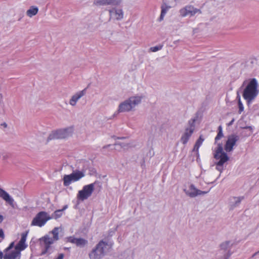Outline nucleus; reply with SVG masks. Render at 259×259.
Returning a JSON list of instances; mask_svg holds the SVG:
<instances>
[{"mask_svg":"<svg viewBox=\"0 0 259 259\" xmlns=\"http://www.w3.org/2000/svg\"><path fill=\"white\" fill-rule=\"evenodd\" d=\"M242 93L243 99L247 105L250 106L258 96V81L255 78L245 80L240 88L237 91Z\"/></svg>","mask_w":259,"mask_h":259,"instance_id":"obj_1","label":"nucleus"},{"mask_svg":"<svg viewBox=\"0 0 259 259\" xmlns=\"http://www.w3.org/2000/svg\"><path fill=\"white\" fill-rule=\"evenodd\" d=\"M60 228L55 227L51 233L53 235V237H50L49 235H45V236L40 238V242L43 250L41 254H45L48 253L50 254L54 251V247L52 244L56 241L59 239V233Z\"/></svg>","mask_w":259,"mask_h":259,"instance_id":"obj_2","label":"nucleus"},{"mask_svg":"<svg viewBox=\"0 0 259 259\" xmlns=\"http://www.w3.org/2000/svg\"><path fill=\"white\" fill-rule=\"evenodd\" d=\"M142 99V97L141 96H132L128 98L119 104L117 110L114 113L113 116H115L119 113L132 111L141 102Z\"/></svg>","mask_w":259,"mask_h":259,"instance_id":"obj_3","label":"nucleus"},{"mask_svg":"<svg viewBox=\"0 0 259 259\" xmlns=\"http://www.w3.org/2000/svg\"><path fill=\"white\" fill-rule=\"evenodd\" d=\"M214 158L215 160H218L215 162L217 170L222 173L224 168V164L229 160V157L227 153L223 151V148L222 143H218L217 147L214 150Z\"/></svg>","mask_w":259,"mask_h":259,"instance_id":"obj_4","label":"nucleus"},{"mask_svg":"<svg viewBox=\"0 0 259 259\" xmlns=\"http://www.w3.org/2000/svg\"><path fill=\"white\" fill-rule=\"evenodd\" d=\"M107 245V243L103 240H101L89 253V256L90 258H102L105 255V248H106Z\"/></svg>","mask_w":259,"mask_h":259,"instance_id":"obj_5","label":"nucleus"},{"mask_svg":"<svg viewBox=\"0 0 259 259\" xmlns=\"http://www.w3.org/2000/svg\"><path fill=\"white\" fill-rule=\"evenodd\" d=\"M85 176L84 170H75L69 175H65L63 178V185L68 187L72 183L79 181Z\"/></svg>","mask_w":259,"mask_h":259,"instance_id":"obj_6","label":"nucleus"},{"mask_svg":"<svg viewBox=\"0 0 259 259\" xmlns=\"http://www.w3.org/2000/svg\"><path fill=\"white\" fill-rule=\"evenodd\" d=\"M197 119L198 116H196L188 121V126L186 127L185 132L181 138V141L184 145L188 143L193 134L195 128V122Z\"/></svg>","mask_w":259,"mask_h":259,"instance_id":"obj_7","label":"nucleus"},{"mask_svg":"<svg viewBox=\"0 0 259 259\" xmlns=\"http://www.w3.org/2000/svg\"><path fill=\"white\" fill-rule=\"evenodd\" d=\"M73 131V130L72 127L52 131L48 138V141L66 138L72 135Z\"/></svg>","mask_w":259,"mask_h":259,"instance_id":"obj_8","label":"nucleus"},{"mask_svg":"<svg viewBox=\"0 0 259 259\" xmlns=\"http://www.w3.org/2000/svg\"><path fill=\"white\" fill-rule=\"evenodd\" d=\"M98 181L84 185L81 190H79L77 194V198L79 200L84 201L88 199L94 191L95 186L98 183Z\"/></svg>","mask_w":259,"mask_h":259,"instance_id":"obj_9","label":"nucleus"},{"mask_svg":"<svg viewBox=\"0 0 259 259\" xmlns=\"http://www.w3.org/2000/svg\"><path fill=\"white\" fill-rule=\"evenodd\" d=\"M52 218V217H50L47 212L44 211H40L33 219L31 223V226L42 227Z\"/></svg>","mask_w":259,"mask_h":259,"instance_id":"obj_10","label":"nucleus"},{"mask_svg":"<svg viewBox=\"0 0 259 259\" xmlns=\"http://www.w3.org/2000/svg\"><path fill=\"white\" fill-rule=\"evenodd\" d=\"M180 15L182 17L189 16L190 17L201 14L200 9L195 8L191 5H187L179 10Z\"/></svg>","mask_w":259,"mask_h":259,"instance_id":"obj_11","label":"nucleus"},{"mask_svg":"<svg viewBox=\"0 0 259 259\" xmlns=\"http://www.w3.org/2000/svg\"><path fill=\"white\" fill-rule=\"evenodd\" d=\"M239 139L238 136L233 134L229 136L225 145V150L227 152H230L233 149V147Z\"/></svg>","mask_w":259,"mask_h":259,"instance_id":"obj_12","label":"nucleus"},{"mask_svg":"<svg viewBox=\"0 0 259 259\" xmlns=\"http://www.w3.org/2000/svg\"><path fill=\"white\" fill-rule=\"evenodd\" d=\"M27 235L28 232H23L21 234V239L16 245L15 249L21 252V251L24 250L27 247L28 245L26 243Z\"/></svg>","mask_w":259,"mask_h":259,"instance_id":"obj_13","label":"nucleus"},{"mask_svg":"<svg viewBox=\"0 0 259 259\" xmlns=\"http://www.w3.org/2000/svg\"><path fill=\"white\" fill-rule=\"evenodd\" d=\"M66 241L75 244L77 246L80 247H84L88 243L87 240L81 238H76L73 236L67 237Z\"/></svg>","mask_w":259,"mask_h":259,"instance_id":"obj_14","label":"nucleus"},{"mask_svg":"<svg viewBox=\"0 0 259 259\" xmlns=\"http://www.w3.org/2000/svg\"><path fill=\"white\" fill-rule=\"evenodd\" d=\"M110 16L117 20H120L123 18V12L121 9L113 8L109 10Z\"/></svg>","mask_w":259,"mask_h":259,"instance_id":"obj_15","label":"nucleus"},{"mask_svg":"<svg viewBox=\"0 0 259 259\" xmlns=\"http://www.w3.org/2000/svg\"><path fill=\"white\" fill-rule=\"evenodd\" d=\"M85 93L86 89H84L83 90L76 93L75 94L72 96L70 100L69 104L72 106H75L77 102L82 97H83L85 94Z\"/></svg>","mask_w":259,"mask_h":259,"instance_id":"obj_16","label":"nucleus"},{"mask_svg":"<svg viewBox=\"0 0 259 259\" xmlns=\"http://www.w3.org/2000/svg\"><path fill=\"white\" fill-rule=\"evenodd\" d=\"M0 197L3 198L11 206L14 207V199L10 196L8 193L2 188H0Z\"/></svg>","mask_w":259,"mask_h":259,"instance_id":"obj_17","label":"nucleus"},{"mask_svg":"<svg viewBox=\"0 0 259 259\" xmlns=\"http://www.w3.org/2000/svg\"><path fill=\"white\" fill-rule=\"evenodd\" d=\"M232 245V243H231L230 241H226L220 244V249L221 250L223 251L222 253H223V259L225 258V254L226 253L230 252L231 254H232L230 251V248Z\"/></svg>","mask_w":259,"mask_h":259,"instance_id":"obj_18","label":"nucleus"},{"mask_svg":"<svg viewBox=\"0 0 259 259\" xmlns=\"http://www.w3.org/2000/svg\"><path fill=\"white\" fill-rule=\"evenodd\" d=\"M244 198V197L243 196L232 197L230 202V209L232 210L234 209L240 204L241 201L243 200Z\"/></svg>","mask_w":259,"mask_h":259,"instance_id":"obj_19","label":"nucleus"},{"mask_svg":"<svg viewBox=\"0 0 259 259\" xmlns=\"http://www.w3.org/2000/svg\"><path fill=\"white\" fill-rule=\"evenodd\" d=\"M21 252L16 249L4 255V259H20Z\"/></svg>","mask_w":259,"mask_h":259,"instance_id":"obj_20","label":"nucleus"},{"mask_svg":"<svg viewBox=\"0 0 259 259\" xmlns=\"http://www.w3.org/2000/svg\"><path fill=\"white\" fill-rule=\"evenodd\" d=\"M184 191L187 196L191 198H194L198 196V193H197V188L193 184H191L189 189H184Z\"/></svg>","mask_w":259,"mask_h":259,"instance_id":"obj_21","label":"nucleus"},{"mask_svg":"<svg viewBox=\"0 0 259 259\" xmlns=\"http://www.w3.org/2000/svg\"><path fill=\"white\" fill-rule=\"evenodd\" d=\"M171 8V6L166 4L164 2H163L161 6V11L160 16L159 18V21H161L163 20V18L166 15L167 11Z\"/></svg>","mask_w":259,"mask_h":259,"instance_id":"obj_22","label":"nucleus"},{"mask_svg":"<svg viewBox=\"0 0 259 259\" xmlns=\"http://www.w3.org/2000/svg\"><path fill=\"white\" fill-rule=\"evenodd\" d=\"M38 12V9L36 6H31L27 11L26 14L29 17H32L37 14Z\"/></svg>","mask_w":259,"mask_h":259,"instance_id":"obj_23","label":"nucleus"},{"mask_svg":"<svg viewBox=\"0 0 259 259\" xmlns=\"http://www.w3.org/2000/svg\"><path fill=\"white\" fill-rule=\"evenodd\" d=\"M203 141L204 139L202 138V136H200L195 143V144L193 148V151H196V152L198 153L199 148L202 144Z\"/></svg>","mask_w":259,"mask_h":259,"instance_id":"obj_24","label":"nucleus"},{"mask_svg":"<svg viewBox=\"0 0 259 259\" xmlns=\"http://www.w3.org/2000/svg\"><path fill=\"white\" fill-rule=\"evenodd\" d=\"M237 99L238 100V107H239V113H241L244 110L243 104L242 103L240 99V96L239 93V91L237 92Z\"/></svg>","mask_w":259,"mask_h":259,"instance_id":"obj_25","label":"nucleus"},{"mask_svg":"<svg viewBox=\"0 0 259 259\" xmlns=\"http://www.w3.org/2000/svg\"><path fill=\"white\" fill-rule=\"evenodd\" d=\"M218 133L217 136L215 138V143H216L218 140L221 139L223 137V129L221 125H220L218 127Z\"/></svg>","mask_w":259,"mask_h":259,"instance_id":"obj_26","label":"nucleus"},{"mask_svg":"<svg viewBox=\"0 0 259 259\" xmlns=\"http://www.w3.org/2000/svg\"><path fill=\"white\" fill-rule=\"evenodd\" d=\"M122 0H107V5L118 6L121 3Z\"/></svg>","mask_w":259,"mask_h":259,"instance_id":"obj_27","label":"nucleus"},{"mask_svg":"<svg viewBox=\"0 0 259 259\" xmlns=\"http://www.w3.org/2000/svg\"><path fill=\"white\" fill-rule=\"evenodd\" d=\"M94 4L96 6H106L107 5V0H95Z\"/></svg>","mask_w":259,"mask_h":259,"instance_id":"obj_28","label":"nucleus"},{"mask_svg":"<svg viewBox=\"0 0 259 259\" xmlns=\"http://www.w3.org/2000/svg\"><path fill=\"white\" fill-rule=\"evenodd\" d=\"M162 46H161V45L155 46V47L150 48V50L151 52H156L159 50H160L162 49Z\"/></svg>","mask_w":259,"mask_h":259,"instance_id":"obj_29","label":"nucleus"},{"mask_svg":"<svg viewBox=\"0 0 259 259\" xmlns=\"http://www.w3.org/2000/svg\"><path fill=\"white\" fill-rule=\"evenodd\" d=\"M62 214V210H57L54 212V218L55 219L59 218L61 217Z\"/></svg>","mask_w":259,"mask_h":259,"instance_id":"obj_30","label":"nucleus"},{"mask_svg":"<svg viewBox=\"0 0 259 259\" xmlns=\"http://www.w3.org/2000/svg\"><path fill=\"white\" fill-rule=\"evenodd\" d=\"M208 192H209V191H201V190L197 189V193H198V195H204V194L207 193Z\"/></svg>","mask_w":259,"mask_h":259,"instance_id":"obj_31","label":"nucleus"},{"mask_svg":"<svg viewBox=\"0 0 259 259\" xmlns=\"http://www.w3.org/2000/svg\"><path fill=\"white\" fill-rule=\"evenodd\" d=\"M5 235L4 231L2 229L0 230V242L2 241V240L4 239Z\"/></svg>","mask_w":259,"mask_h":259,"instance_id":"obj_32","label":"nucleus"},{"mask_svg":"<svg viewBox=\"0 0 259 259\" xmlns=\"http://www.w3.org/2000/svg\"><path fill=\"white\" fill-rule=\"evenodd\" d=\"M14 242H12L10 245L8 247H7L6 250L7 251V250H9L10 249H11L13 247H14Z\"/></svg>","mask_w":259,"mask_h":259,"instance_id":"obj_33","label":"nucleus"},{"mask_svg":"<svg viewBox=\"0 0 259 259\" xmlns=\"http://www.w3.org/2000/svg\"><path fill=\"white\" fill-rule=\"evenodd\" d=\"M64 257V254L63 253H60L58 256L56 258V259H63Z\"/></svg>","mask_w":259,"mask_h":259,"instance_id":"obj_34","label":"nucleus"},{"mask_svg":"<svg viewBox=\"0 0 259 259\" xmlns=\"http://www.w3.org/2000/svg\"><path fill=\"white\" fill-rule=\"evenodd\" d=\"M234 121H235L234 118H233V119H232V120H231V121H230V122L227 124L228 126H231V125H232L233 124V123H234Z\"/></svg>","mask_w":259,"mask_h":259,"instance_id":"obj_35","label":"nucleus"},{"mask_svg":"<svg viewBox=\"0 0 259 259\" xmlns=\"http://www.w3.org/2000/svg\"><path fill=\"white\" fill-rule=\"evenodd\" d=\"M115 146H120V147H123L125 146V144L123 143H116Z\"/></svg>","mask_w":259,"mask_h":259,"instance_id":"obj_36","label":"nucleus"},{"mask_svg":"<svg viewBox=\"0 0 259 259\" xmlns=\"http://www.w3.org/2000/svg\"><path fill=\"white\" fill-rule=\"evenodd\" d=\"M230 255H231V254L230 253V252L226 253L225 254V258H224V259H228L229 257L230 256Z\"/></svg>","mask_w":259,"mask_h":259,"instance_id":"obj_37","label":"nucleus"},{"mask_svg":"<svg viewBox=\"0 0 259 259\" xmlns=\"http://www.w3.org/2000/svg\"><path fill=\"white\" fill-rule=\"evenodd\" d=\"M113 145H106V146H104L103 147V149H106V148H109L110 147H111V146H113Z\"/></svg>","mask_w":259,"mask_h":259,"instance_id":"obj_38","label":"nucleus"},{"mask_svg":"<svg viewBox=\"0 0 259 259\" xmlns=\"http://www.w3.org/2000/svg\"><path fill=\"white\" fill-rule=\"evenodd\" d=\"M244 128H247V129H249L250 131H252V127L250 126H246L244 127Z\"/></svg>","mask_w":259,"mask_h":259,"instance_id":"obj_39","label":"nucleus"},{"mask_svg":"<svg viewBox=\"0 0 259 259\" xmlns=\"http://www.w3.org/2000/svg\"><path fill=\"white\" fill-rule=\"evenodd\" d=\"M1 126H3L5 128L7 127V124L6 122H3L1 124Z\"/></svg>","mask_w":259,"mask_h":259,"instance_id":"obj_40","label":"nucleus"},{"mask_svg":"<svg viewBox=\"0 0 259 259\" xmlns=\"http://www.w3.org/2000/svg\"><path fill=\"white\" fill-rule=\"evenodd\" d=\"M4 254H3V253L0 251V259H3V258H4Z\"/></svg>","mask_w":259,"mask_h":259,"instance_id":"obj_41","label":"nucleus"},{"mask_svg":"<svg viewBox=\"0 0 259 259\" xmlns=\"http://www.w3.org/2000/svg\"><path fill=\"white\" fill-rule=\"evenodd\" d=\"M4 220L3 216L2 215H0V223L2 222Z\"/></svg>","mask_w":259,"mask_h":259,"instance_id":"obj_42","label":"nucleus"},{"mask_svg":"<svg viewBox=\"0 0 259 259\" xmlns=\"http://www.w3.org/2000/svg\"><path fill=\"white\" fill-rule=\"evenodd\" d=\"M7 154H4L3 155V159H6V158H7Z\"/></svg>","mask_w":259,"mask_h":259,"instance_id":"obj_43","label":"nucleus"},{"mask_svg":"<svg viewBox=\"0 0 259 259\" xmlns=\"http://www.w3.org/2000/svg\"><path fill=\"white\" fill-rule=\"evenodd\" d=\"M142 167H145V161L143 160V163L141 164Z\"/></svg>","mask_w":259,"mask_h":259,"instance_id":"obj_44","label":"nucleus"},{"mask_svg":"<svg viewBox=\"0 0 259 259\" xmlns=\"http://www.w3.org/2000/svg\"><path fill=\"white\" fill-rule=\"evenodd\" d=\"M67 208V205L64 206L63 208L62 209H61L62 211H63L64 210L66 209Z\"/></svg>","mask_w":259,"mask_h":259,"instance_id":"obj_45","label":"nucleus"},{"mask_svg":"<svg viewBox=\"0 0 259 259\" xmlns=\"http://www.w3.org/2000/svg\"><path fill=\"white\" fill-rule=\"evenodd\" d=\"M259 253V251L255 252V253L253 254V256H254L255 255H256L257 254H258Z\"/></svg>","mask_w":259,"mask_h":259,"instance_id":"obj_46","label":"nucleus"},{"mask_svg":"<svg viewBox=\"0 0 259 259\" xmlns=\"http://www.w3.org/2000/svg\"><path fill=\"white\" fill-rule=\"evenodd\" d=\"M3 96L1 94H0V101L2 99Z\"/></svg>","mask_w":259,"mask_h":259,"instance_id":"obj_47","label":"nucleus"},{"mask_svg":"<svg viewBox=\"0 0 259 259\" xmlns=\"http://www.w3.org/2000/svg\"><path fill=\"white\" fill-rule=\"evenodd\" d=\"M118 138V139H123V137H121V138Z\"/></svg>","mask_w":259,"mask_h":259,"instance_id":"obj_48","label":"nucleus"}]
</instances>
